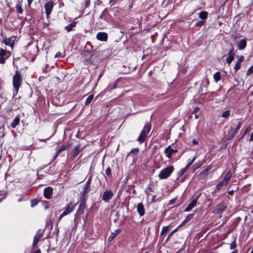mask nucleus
<instances>
[{
  "label": "nucleus",
  "mask_w": 253,
  "mask_h": 253,
  "mask_svg": "<svg viewBox=\"0 0 253 253\" xmlns=\"http://www.w3.org/2000/svg\"><path fill=\"white\" fill-rule=\"evenodd\" d=\"M165 153L166 154L167 156L170 159L174 153H175L177 152V149H173L171 148L170 146H169L165 149Z\"/></svg>",
  "instance_id": "obj_12"
},
{
  "label": "nucleus",
  "mask_w": 253,
  "mask_h": 253,
  "mask_svg": "<svg viewBox=\"0 0 253 253\" xmlns=\"http://www.w3.org/2000/svg\"><path fill=\"white\" fill-rule=\"evenodd\" d=\"M236 247V242L235 241H233L231 244H230V249L231 250H233L234 249H235V248Z\"/></svg>",
  "instance_id": "obj_38"
},
{
  "label": "nucleus",
  "mask_w": 253,
  "mask_h": 253,
  "mask_svg": "<svg viewBox=\"0 0 253 253\" xmlns=\"http://www.w3.org/2000/svg\"><path fill=\"white\" fill-rule=\"evenodd\" d=\"M227 184H225V182H224L223 181L219 182L217 185V187L218 189H220V188H221L223 185H226Z\"/></svg>",
  "instance_id": "obj_37"
},
{
  "label": "nucleus",
  "mask_w": 253,
  "mask_h": 253,
  "mask_svg": "<svg viewBox=\"0 0 253 253\" xmlns=\"http://www.w3.org/2000/svg\"><path fill=\"white\" fill-rule=\"evenodd\" d=\"M106 174L108 177H110L111 176V169L109 167H108L106 170Z\"/></svg>",
  "instance_id": "obj_35"
},
{
  "label": "nucleus",
  "mask_w": 253,
  "mask_h": 253,
  "mask_svg": "<svg viewBox=\"0 0 253 253\" xmlns=\"http://www.w3.org/2000/svg\"><path fill=\"white\" fill-rule=\"evenodd\" d=\"M174 202V200H171L170 201V204H172Z\"/></svg>",
  "instance_id": "obj_58"
},
{
  "label": "nucleus",
  "mask_w": 253,
  "mask_h": 253,
  "mask_svg": "<svg viewBox=\"0 0 253 253\" xmlns=\"http://www.w3.org/2000/svg\"><path fill=\"white\" fill-rule=\"evenodd\" d=\"M195 157H194L190 162L188 163V164H187V165L185 167V168H186L187 169L194 162V161L195 160Z\"/></svg>",
  "instance_id": "obj_42"
},
{
  "label": "nucleus",
  "mask_w": 253,
  "mask_h": 253,
  "mask_svg": "<svg viewBox=\"0 0 253 253\" xmlns=\"http://www.w3.org/2000/svg\"><path fill=\"white\" fill-rule=\"evenodd\" d=\"M101 77V75L100 74L99 76V78H100Z\"/></svg>",
  "instance_id": "obj_61"
},
{
  "label": "nucleus",
  "mask_w": 253,
  "mask_h": 253,
  "mask_svg": "<svg viewBox=\"0 0 253 253\" xmlns=\"http://www.w3.org/2000/svg\"><path fill=\"white\" fill-rule=\"evenodd\" d=\"M22 200H23V199H22V198H19V199H18V201L19 202H20L22 201Z\"/></svg>",
  "instance_id": "obj_54"
},
{
  "label": "nucleus",
  "mask_w": 253,
  "mask_h": 253,
  "mask_svg": "<svg viewBox=\"0 0 253 253\" xmlns=\"http://www.w3.org/2000/svg\"><path fill=\"white\" fill-rule=\"evenodd\" d=\"M3 42L6 45H8L11 47L13 46L14 42L10 38H5L3 40Z\"/></svg>",
  "instance_id": "obj_21"
},
{
  "label": "nucleus",
  "mask_w": 253,
  "mask_h": 253,
  "mask_svg": "<svg viewBox=\"0 0 253 253\" xmlns=\"http://www.w3.org/2000/svg\"><path fill=\"white\" fill-rule=\"evenodd\" d=\"M54 6L53 1L52 0H49L47 1L44 5V9L45 10V13L46 17L49 18L50 14H51L53 7Z\"/></svg>",
  "instance_id": "obj_6"
},
{
  "label": "nucleus",
  "mask_w": 253,
  "mask_h": 253,
  "mask_svg": "<svg viewBox=\"0 0 253 253\" xmlns=\"http://www.w3.org/2000/svg\"><path fill=\"white\" fill-rule=\"evenodd\" d=\"M16 11L20 14H22L23 10L22 8V4L20 3V2H18V3L16 4Z\"/></svg>",
  "instance_id": "obj_26"
},
{
  "label": "nucleus",
  "mask_w": 253,
  "mask_h": 253,
  "mask_svg": "<svg viewBox=\"0 0 253 253\" xmlns=\"http://www.w3.org/2000/svg\"><path fill=\"white\" fill-rule=\"evenodd\" d=\"M253 140V132L252 133L251 135V137H250V141H252Z\"/></svg>",
  "instance_id": "obj_50"
},
{
  "label": "nucleus",
  "mask_w": 253,
  "mask_h": 253,
  "mask_svg": "<svg viewBox=\"0 0 253 253\" xmlns=\"http://www.w3.org/2000/svg\"><path fill=\"white\" fill-rule=\"evenodd\" d=\"M85 197L81 196V202L79 205V208L76 212V215H80L84 211L85 207Z\"/></svg>",
  "instance_id": "obj_8"
},
{
  "label": "nucleus",
  "mask_w": 253,
  "mask_h": 253,
  "mask_svg": "<svg viewBox=\"0 0 253 253\" xmlns=\"http://www.w3.org/2000/svg\"><path fill=\"white\" fill-rule=\"evenodd\" d=\"M240 66H241V64L237 62V63L235 64L234 68L235 69V71H236L237 70H238V69H240Z\"/></svg>",
  "instance_id": "obj_39"
},
{
  "label": "nucleus",
  "mask_w": 253,
  "mask_h": 253,
  "mask_svg": "<svg viewBox=\"0 0 253 253\" xmlns=\"http://www.w3.org/2000/svg\"><path fill=\"white\" fill-rule=\"evenodd\" d=\"M198 115H197V114H196V115H195V118L196 119H198Z\"/></svg>",
  "instance_id": "obj_57"
},
{
  "label": "nucleus",
  "mask_w": 253,
  "mask_h": 253,
  "mask_svg": "<svg viewBox=\"0 0 253 253\" xmlns=\"http://www.w3.org/2000/svg\"><path fill=\"white\" fill-rule=\"evenodd\" d=\"M137 211L138 212L140 216H142L145 214V209L142 203H138L136 206Z\"/></svg>",
  "instance_id": "obj_13"
},
{
  "label": "nucleus",
  "mask_w": 253,
  "mask_h": 253,
  "mask_svg": "<svg viewBox=\"0 0 253 253\" xmlns=\"http://www.w3.org/2000/svg\"><path fill=\"white\" fill-rule=\"evenodd\" d=\"M201 194H199L195 199H194L191 203L185 209V211H189L193 209L196 205L198 200L199 199Z\"/></svg>",
  "instance_id": "obj_11"
},
{
  "label": "nucleus",
  "mask_w": 253,
  "mask_h": 253,
  "mask_svg": "<svg viewBox=\"0 0 253 253\" xmlns=\"http://www.w3.org/2000/svg\"><path fill=\"white\" fill-rule=\"evenodd\" d=\"M169 229V227L168 226L163 227L162 229L161 232V235H164L166 233H167L168 232Z\"/></svg>",
  "instance_id": "obj_32"
},
{
  "label": "nucleus",
  "mask_w": 253,
  "mask_h": 253,
  "mask_svg": "<svg viewBox=\"0 0 253 253\" xmlns=\"http://www.w3.org/2000/svg\"><path fill=\"white\" fill-rule=\"evenodd\" d=\"M75 207L76 205H74L71 203H69L66 208L65 211L60 215L59 217V220H61L63 217L68 214L72 211H73L74 210Z\"/></svg>",
  "instance_id": "obj_5"
},
{
  "label": "nucleus",
  "mask_w": 253,
  "mask_h": 253,
  "mask_svg": "<svg viewBox=\"0 0 253 253\" xmlns=\"http://www.w3.org/2000/svg\"><path fill=\"white\" fill-rule=\"evenodd\" d=\"M91 180H92V176H90L88 177V180L86 182L85 185L84 189V191L82 194V196L85 197V195L89 192V188L90 187Z\"/></svg>",
  "instance_id": "obj_10"
},
{
  "label": "nucleus",
  "mask_w": 253,
  "mask_h": 253,
  "mask_svg": "<svg viewBox=\"0 0 253 253\" xmlns=\"http://www.w3.org/2000/svg\"><path fill=\"white\" fill-rule=\"evenodd\" d=\"M172 233H171L169 235V236H168V238H169L170 236H171V235H172Z\"/></svg>",
  "instance_id": "obj_59"
},
{
  "label": "nucleus",
  "mask_w": 253,
  "mask_h": 253,
  "mask_svg": "<svg viewBox=\"0 0 253 253\" xmlns=\"http://www.w3.org/2000/svg\"><path fill=\"white\" fill-rule=\"evenodd\" d=\"M119 232L120 230H117L115 231V232L112 233L111 235L109 236L108 240L109 241H111L117 236V235Z\"/></svg>",
  "instance_id": "obj_29"
},
{
  "label": "nucleus",
  "mask_w": 253,
  "mask_h": 253,
  "mask_svg": "<svg viewBox=\"0 0 253 253\" xmlns=\"http://www.w3.org/2000/svg\"><path fill=\"white\" fill-rule=\"evenodd\" d=\"M247 45V41L245 39L240 41L237 44V47L239 50H243Z\"/></svg>",
  "instance_id": "obj_17"
},
{
  "label": "nucleus",
  "mask_w": 253,
  "mask_h": 253,
  "mask_svg": "<svg viewBox=\"0 0 253 253\" xmlns=\"http://www.w3.org/2000/svg\"><path fill=\"white\" fill-rule=\"evenodd\" d=\"M138 151H139V149L137 148H134V149H132L131 150V152H134V153L135 154H137Z\"/></svg>",
  "instance_id": "obj_45"
},
{
  "label": "nucleus",
  "mask_w": 253,
  "mask_h": 253,
  "mask_svg": "<svg viewBox=\"0 0 253 253\" xmlns=\"http://www.w3.org/2000/svg\"><path fill=\"white\" fill-rule=\"evenodd\" d=\"M194 215V214H190L187 215L186 217V218L184 219V220L182 222L181 224H184L188 222L189 221H190L191 218L193 217Z\"/></svg>",
  "instance_id": "obj_31"
},
{
  "label": "nucleus",
  "mask_w": 253,
  "mask_h": 253,
  "mask_svg": "<svg viewBox=\"0 0 253 253\" xmlns=\"http://www.w3.org/2000/svg\"><path fill=\"white\" fill-rule=\"evenodd\" d=\"M66 146H64V145H63V146H61V147L59 148V149L58 150V151H57L58 153H60V152H61L62 151H63V150H65V149H66Z\"/></svg>",
  "instance_id": "obj_41"
},
{
  "label": "nucleus",
  "mask_w": 253,
  "mask_h": 253,
  "mask_svg": "<svg viewBox=\"0 0 253 253\" xmlns=\"http://www.w3.org/2000/svg\"><path fill=\"white\" fill-rule=\"evenodd\" d=\"M231 175H232V174H231V172L230 170L228 171L226 173V174H225V175L224 177V179L223 180L224 181V182H225V184H227L228 181L229 180V179H230V178L231 177Z\"/></svg>",
  "instance_id": "obj_23"
},
{
  "label": "nucleus",
  "mask_w": 253,
  "mask_h": 253,
  "mask_svg": "<svg viewBox=\"0 0 253 253\" xmlns=\"http://www.w3.org/2000/svg\"><path fill=\"white\" fill-rule=\"evenodd\" d=\"M211 169V167H209L201 171L199 175V177L200 179H204L208 174L209 171Z\"/></svg>",
  "instance_id": "obj_15"
},
{
  "label": "nucleus",
  "mask_w": 253,
  "mask_h": 253,
  "mask_svg": "<svg viewBox=\"0 0 253 253\" xmlns=\"http://www.w3.org/2000/svg\"><path fill=\"white\" fill-rule=\"evenodd\" d=\"M19 122L20 117L19 116H17L14 119L12 122L11 123V126L13 128H15V127L19 125Z\"/></svg>",
  "instance_id": "obj_20"
},
{
  "label": "nucleus",
  "mask_w": 253,
  "mask_h": 253,
  "mask_svg": "<svg viewBox=\"0 0 253 253\" xmlns=\"http://www.w3.org/2000/svg\"><path fill=\"white\" fill-rule=\"evenodd\" d=\"M6 51L1 48L0 49V64H3L5 63V58L4 57L6 55Z\"/></svg>",
  "instance_id": "obj_19"
},
{
  "label": "nucleus",
  "mask_w": 253,
  "mask_h": 253,
  "mask_svg": "<svg viewBox=\"0 0 253 253\" xmlns=\"http://www.w3.org/2000/svg\"><path fill=\"white\" fill-rule=\"evenodd\" d=\"M90 4V0H86L85 3V7L87 8L89 6Z\"/></svg>",
  "instance_id": "obj_43"
},
{
  "label": "nucleus",
  "mask_w": 253,
  "mask_h": 253,
  "mask_svg": "<svg viewBox=\"0 0 253 253\" xmlns=\"http://www.w3.org/2000/svg\"><path fill=\"white\" fill-rule=\"evenodd\" d=\"M187 169L186 168H184L183 169H182L179 172H178V175L179 176H181L182 175H183L184 174V173H185V172L186 171V169Z\"/></svg>",
  "instance_id": "obj_36"
},
{
  "label": "nucleus",
  "mask_w": 253,
  "mask_h": 253,
  "mask_svg": "<svg viewBox=\"0 0 253 253\" xmlns=\"http://www.w3.org/2000/svg\"><path fill=\"white\" fill-rule=\"evenodd\" d=\"M175 230H174L171 233H172V234L175 232Z\"/></svg>",
  "instance_id": "obj_60"
},
{
  "label": "nucleus",
  "mask_w": 253,
  "mask_h": 253,
  "mask_svg": "<svg viewBox=\"0 0 253 253\" xmlns=\"http://www.w3.org/2000/svg\"><path fill=\"white\" fill-rule=\"evenodd\" d=\"M22 83V79L20 74L16 72L15 74L13 77V85L14 88V95H16L18 91L19 88L20 87Z\"/></svg>",
  "instance_id": "obj_1"
},
{
  "label": "nucleus",
  "mask_w": 253,
  "mask_h": 253,
  "mask_svg": "<svg viewBox=\"0 0 253 253\" xmlns=\"http://www.w3.org/2000/svg\"><path fill=\"white\" fill-rule=\"evenodd\" d=\"M76 23L75 22L70 23L68 26L65 27V29L68 32H70L72 31L73 28L76 26Z\"/></svg>",
  "instance_id": "obj_27"
},
{
  "label": "nucleus",
  "mask_w": 253,
  "mask_h": 253,
  "mask_svg": "<svg viewBox=\"0 0 253 253\" xmlns=\"http://www.w3.org/2000/svg\"><path fill=\"white\" fill-rule=\"evenodd\" d=\"M114 194L111 190H107L104 192L102 200L106 202H108L113 196Z\"/></svg>",
  "instance_id": "obj_9"
},
{
  "label": "nucleus",
  "mask_w": 253,
  "mask_h": 253,
  "mask_svg": "<svg viewBox=\"0 0 253 253\" xmlns=\"http://www.w3.org/2000/svg\"><path fill=\"white\" fill-rule=\"evenodd\" d=\"M150 129L151 126L150 124H147L144 126L143 130L137 138L138 142L140 143L144 142L147 134L150 132Z\"/></svg>",
  "instance_id": "obj_2"
},
{
  "label": "nucleus",
  "mask_w": 253,
  "mask_h": 253,
  "mask_svg": "<svg viewBox=\"0 0 253 253\" xmlns=\"http://www.w3.org/2000/svg\"><path fill=\"white\" fill-rule=\"evenodd\" d=\"M241 123L239 122V124H238V125L236 127V128L235 129V130H234V132H233V133L230 136V139L233 138L234 137L235 135L238 132L239 129L241 127Z\"/></svg>",
  "instance_id": "obj_24"
},
{
  "label": "nucleus",
  "mask_w": 253,
  "mask_h": 253,
  "mask_svg": "<svg viewBox=\"0 0 253 253\" xmlns=\"http://www.w3.org/2000/svg\"><path fill=\"white\" fill-rule=\"evenodd\" d=\"M97 40L105 42L108 39V35L105 32H99L96 35Z\"/></svg>",
  "instance_id": "obj_14"
},
{
  "label": "nucleus",
  "mask_w": 253,
  "mask_h": 253,
  "mask_svg": "<svg viewBox=\"0 0 253 253\" xmlns=\"http://www.w3.org/2000/svg\"><path fill=\"white\" fill-rule=\"evenodd\" d=\"M244 60V57L241 56L239 57V58L238 59V63H239L240 64L241 63V62L243 61Z\"/></svg>",
  "instance_id": "obj_46"
},
{
  "label": "nucleus",
  "mask_w": 253,
  "mask_h": 253,
  "mask_svg": "<svg viewBox=\"0 0 253 253\" xmlns=\"http://www.w3.org/2000/svg\"><path fill=\"white\" fill-rule=\"evenodd\" d=\"M52 194V188L51 187H46L44 190V196L46 199H50Z\"/></svg>",
  "instance_id": "obj_16"
},
{
  "label": "nucleus",
  "mask_w": 253,
  "mask_h": 253,
  "mask_svg": "<svg viewBox=\"0 0 253 253\" xmlns=\"http://www.w3.org/2000/svg\"><path fill=\"white\" fill-rule=\"evenodd\" d=\"M204 24V22L203 21H199L196 23V26L198 27H201Z\"/></svg>",
  "instance_id": "obj_40"
},
{
  "label": "nucleus",
  "mask_w": 253,
  "mask_h": 253,
  "mask_svg": "<svg viewBox=\"0 0 253 253\" xmlns=\"http://www.w3.org/2000/svg\"><path fill=\"white\" fill-rule=\"evenodd\" d=\"M233 193V191H230L229 192H228V194L231 195L232 194V193Z\"/></svg>",
  "instance_id": "obj_55"
},
{
  "label": "nucleus",
  "mask_w": 253,
  "mask_h": 253,
  "mask_svg": "<svg viewBox=\"0 0 253 253\" xmlns=\"http://www.w3.org/2000/svg\"><path fill=\"white\" fill-rule=\"evenodd\" d=\"M59 55H60V54H59V53H57V54H56L55 55V58H57V57H59Z\"/></svg>",
  "instance_id": "obj_53"
},
{
  "label": "nucleus",
  "mask_w": 253,
  "mask_h": 253,
  "mask_svg": "<svg viewBox=\"0 0 253 253\" xmlns=\"http://www.w3.org/2000/svg\"><path fill=\"white\" fill-rule=\"evenodd\" d=\"M231 253H238V251L237 250H234Z\"/></svg>",
  "instance_id": "obj_56"
},
{
  "label": "nucleus",
  "mask_w": 253,
  "mask_h": 253,
  "mask_svg": "<svg viewBox=\"0 0 253 253\" xmlns=\"http://www.w3.org/2000/svg\"><path fill=\"white\" fill-rule=\"evenodd\" d=\"M230 111L229 110H226L222 113V117L223 118H227L230 115Z\"/></svg>",
  "instance_id": "obj_33"
},
{
  "label": "nucleus",
  "mask_w": 253,
  "mask_h": 253,
  "mask_svg": "<svg viewBox=\"0 0 253 253\" xmlns=\"http://www.w3.org/2000/svg\"><path fill=\"white\" fill-rule=\"evenodd\" d=\"M37 203L36 202L32 201L31 203V207H34L35 206L37 205Z\"/></svg>",
  "instance_id": "obj_47"
},
{
  "label": "nucleus",
  "mask_w": 253,
  "mask_h": 253,
  "mask_svg": "<svg viewBox=\"0 0 253 253\" xmlns=\"http://www.w3.org/2000/svg\"><path fill=\"white\" fill-rule=\"evenodd\" d=\"M58 154H59V153H58V152H57L55 154V155L53 156V160H52V161H53L56 159V158L57 157Z\"/></svg>",
  "instance_id": "obj_49"
},
{
  "label": "nucleus",
  "mask_w": 253,
  "mask_h": 253,
  "mask_svg": "<svg viewBox=\"0 0 253 253\" xmlns=\"http://www.w3.org/2000/svg\"><path fill=\"white\" fill-rule=\"evenodd\" d=\"M173 166H169L163 169L159 173V177L161 179H166L169 177L173 170Z\"/></svg>",
  "instance_id": "obj_3"
},
{
  "label": "nucleus",
  "mask_w": 253,
  "mask_h": 253,
  "mask_svg": "<svg viewBox=\"0 0 253 253\" xmlns=\"http://www.w3.org/2000/svg\"><path fill=\"white\" fill-rule=\"evenodd\" d=\"M253 73V66H251L247 72V75L249 76Z\"/></svg>",
  "instance_id": "obj_34"
},
{
  "label": "nucleus",
  "mask_w": 253,
  "mask_h": 253,
  "mask_svg": "<svg viewBox=\"0 0 253 253\" xmlns=\"http://www.w3.org/2000/svg\"><path fill=\"white\" fill-rule=\"evenodd\" d=\"M80 148H81V146L78 145L73 148V157L74 158H76L79 154V153L80 152Z\"/></svg>",
  "instance_id": "obj_22"
},
{
  "label": "nucleus",
  "mask_w": 253,
  "mask_h": 253,
  "mask_svg": "<svg viewBox=\"0 0 253 253\" xmlns=\"http://www.w3.org/2000/svg\"><path fill=\"white\" fill-rule=\"evenodd\" d=\"M213 78L216 82H218L220 80V74L219 72H216L213 75Z\"/></svg>",
  "instance_id": "obj_30"
},
{
  "label": "nucleus",
  "mask_w": 253,
  "mask_h": 253,
  "mask_svg": "<svg viewBox=\"0 0 253 253\" xmlns=\"http://www.w3.org/2000/svg\"><path fill=\"white\" fill-rule=\"evenodd\" d=\"M199 110H200V108H198V107H196V108H195L194 112H197L199 111Z\"/></svg>",
  "instance_id": "obj_51"
},
{
  "label": "nucleus",
  "mask_w": 253,
  "mask_h": 253,
  "mask_svg": "<svg viewBox=\"0 0 253 253\" xmlns=\"http://www.w3.org/2000/svg\"><path fill=\"white\" fill-rule=\"evenodd\" d=\"M41 253V251H40V250H37V251H36L35 252V253Z\"/></svg>",
  "instance_id": "obj_52"
},
{
  "label": "nucleus",
  "mask_w": 253,
  "mask_h": 253,
  "mask_svg": "<svg viewBox=\"0 0 253 253\" xmlns=\"http://www.w3.org/2000/svg\"><path fill=\"white\" fill-rule=\"evenodd\" d=\"M234 59V53L233 50H230L228 53V57L226 58V62L228 64H230Z\"/></svg>",
  "instance_id": "obj_18"
},
{
  "label": "nucleus",
  "mask_w": 253,
  "mask_h": 253,
  "mask_svg": "<svg viewBox=\"0 0 253 253\" xmlns=\"http://www.w3.org/2000/svg\"><path fill=\"white\" fill-rule=\"evenodd\" d=\"M192 143H193V144L196 145V144H198V141L197 140H196L195 139H194L192 140Z\"/></svg>",
  "instance_id": "obj_48"
},
{
  "label": "nucleus",
  "mask_w": 253,
  "mask_h": 253,
  "mask_svg": "<svg viewBox=\"0 0 253 253\" xmlns=\"http://www.w3.org/2000/svg\"><path fill=\"white\" fill-rule=\"evenodd\" d=\"M93 99V95H90L89 96H88L84 102V105H89L91 103V102L92 101Z\"/></svg>",
  "instance_id": "obj_28"
},
{
  "label": "nucleus",
  "mask_w": 253,
  "mask_h": 253,
  "mask_svg": "<svg viewBox=\"0 0 253 253\" xmlns=\"http://www.w3.org/2000/svg\"><path fill=\"white\" fill-rule=\"evenodd\" d=\"M250 130V127H248L247 128H246L244 131V133L243 134V136H245L247 133H248Z\"/></svg>",
  "instance_id": "obj_44"
},
{
  "label": "nucleus",
  "mask_w": 253,
  "mask_h": 253,
  "mask_svg": "<svg viewBox=\"0 0 253 253\" xmlns=\"http://www.w3.org/2000/svg\"><path fill=\"white\" fill-rule=\"evenodd\" d=\"M226 207V204L224 202H221L216 206L212 212L215 214H220L224 211Z\"/></svg>",
  "instance_id": "obj_4"
},
{
  "label": "nucleus",
  "mask_w": 253,
  "mask_h": 253,
  "mask_svg": "<svg viewBox=\"0 0 253 253\" xmlns=\"http://www.w3.org/2000/svg\"><path fill=\"white\" fill-rule=\"evenodd\" d=\"M43 233V231L42 229H39L37 231V233L35 234V236L34 238L33 247H36L39 241H40V238L42 236V234Z\"/></svg>",
  "instance_id": "obj_7"
},
{
  "label": "nucleus",
  "mask_w": 253,
  "mask_h": 253,
  "mask_svg": "<svg viewBox=\"0 0 253 253\" xmlns=\"http://www.w3.org/2000/svg\"><path fill=\"white\" fill-rule=\"evenodd\" d=\"M199 17L201 19H206L208 17V12L205 11H203L199 13Z\"/></svg>",
  "instance_id": "obj_25"
}]
</instances>
